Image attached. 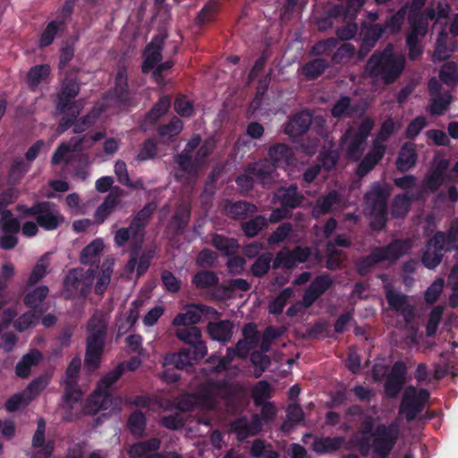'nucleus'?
I'll return each instance as SVG.
<instances>
[{"instance_id":"1","label":"nucleus","mask_w":458,"mask_h":458,"mask_svg":"<svg viewBox=\"0 0 458 458\" xmlns=\"http://www.w3.org/2000/svg\"><path fill=\"white\" fill-rule=\"evenodd\" d=\"M175 336L186 344L176 353L165 357L167 364H174L178 369H183L193 363L200 361L207 355L208 348L202 339L201 330L198 327L177 328Z\"/></svg>"},{"instance_id":"2","label":"nucleus","mask_w":458,"mask_h":458,"mask_svg":"<svg viewBox=\"0 0 458 458\" xmlns=\"http://www.w3.org/2000/svg\"><path fill=\"white\" fill-rule=\"evenodd\" d=\"M404 66V58L395 55L393 46L388 44L383 51H376L369 57L365 70L370 77L380 79L389 85L400 77Z\"/></svg>"},{"instance_id":"3","label":"nucleus","mask_w":458,"mask_h":458,"mask_svg":"<svg viewBox=\"0 0 458 458\" xmlns=\"http://www.w3.org/2000/svg\"><path fill=\"white\" fill-rule=\"evenodd\" d=\"M231 395V386L226 381L208 380L201 384L196 393L182 395L178 401V408L186 412L194 411L200 404L213 409L216 398L227 400Z\"/></svg>"},{"instance_id":"4","label":"nucleus","mask_w":458,"mask_h":458,"mask_svg":"<svg viewBox=\"0 0 458 458\" xmlns=\"http://www.w3.org/2000/svg\"><path fill=\"white\" fill-rule=\"evenodd\" d=\"M411 248L409 239H394L385 246L372 249L371 252L360 257L355 262V269L360 276H366L372 269L384 261L394 263L407 254Z\"/></svg>"},{"instance_id":"5","label":"nucleus","mask_w":458,"mask_h":458,"mask_svg":"<svg viewBox=\"0 0 458 458\" xmlns=\"http://www.w3.org/2000/svg\"><path fill=\"white\" fill-rule=\"evenodd\" d=\"M86 330L88 335L84 364L89 370H95L101 364L107 335V325L103 316L93 314L87 323Z\"/></svg>"},{"instance_id":"6","label":"nucleus","mask_w":458,"mask_h":458,"mask_svg":"<svg viewBox=\"0 0 458 458\" xmlns=\"http://www.w3.org/2000/svg\"><path fill=\"white\" fill-rule=\"evenodd\" d=\"M81 368V360L79 356L73 357L65 370V377L61 382L64 387L62 396L61 408L64 410L63 420L72 421L75 414L74 409L81 404L82 392L78 386L79 374Z\"/></svg>"},{"instance_id":"7","label":"nucleus","mask_w":458,"mask_h":458,"mask_svg":"<svg viewBox=\"0 0 458 458\" xmlns=\"http://www.w3.org/2000/svg\"><path fill=\"white\" fill-rule=\"evenodd\" d=\"M389 196V189L379 182H374L370 190L364 194V203L371 216L369 226L373 231H381L386 225Z\"/></svg>"},{"instance_id":"8","label":"nucleus","mask_w":458,"mask_h":458,"mask_svg":"<svg viewBox=\"0 0 458 458\" xmlns=\"http://www.w3.org/2000/svg\"><path fill=\"white\" fill-rule=\"evenodd\" d=\"M399 435L398 423L377 424L372 432L373 454L377 458H388L398 441Z\"/></svg>"},{"instance_id":"9","label":"nucleus","mask_w":458,"mask_h":458,"mask_svg":"<svg viewBox=\"0 0 458 458\" xmlns=\"http://www.w3.org/2000/svg\"><path fill=\"white\" fill-rule=\"evenodd\" d=\"M95 271L91 268L84 271L82 268L70 269L64 280V295L72 299L79 295L86 297L91 291Z\"/></svg>"},{"instance_id":"10","label":"nucleus","mask_w":458,"mask_h":458,"mask_svg":"<svg viewBox=\"0 0 458 458\" xmlns=\"http://www.w3.org/2000/svg\"><path fill=\"white\" fill-rule=\"evenodd\" d=\"M429 396V392L425 388L418 390L414 386H408L403 392L399 413L403 414L409 422L414 420L424 410Z\"/></svg>"},{"instance_id":"11","label":"nucleus","mask_w":458,"mask_h":458,"mask_svg":"<svg viewBox=\"0 0 458 458\" xmlns=\"http://www.w3.org/2000/svg\"><path fill=\"white\" fill-rule=\"evenodd\" d=\"M445 245H450L445 233L437 231L427 242L421 261L428 269L436 268L443 259Z\"/></svg>"},{"instance_id":"12","label":"nucleus","mask_w":458,"mask_h":458,"mask_svg":"<svg viewBox=\"0 0 458 458\" xmlns=\"http://www.w3.org/2000/svg\"><path fill=\"white\" fill-rule=\"evenodd\" d=\"M218 318L220 313L213 307L200 303H192L184 312L177 314L173 319L175 327H196L201 321L202 317Z\"/></svg>"},{"instance_id":"13","label":"nucleus","mask_w":458,"mask_h":458,"mask_svg":"<svg viewBox=\"0 0 458 458\" xmlns=\"http://www.w3.org/2000/svg\"><path fill=\"white\" fill-rule=\"evenodd\" d=\"M276 169L265 158L246 165L247 173L252 174L256 183L260 184L265 189L272 188L277 182L279 174Z\"/></svg>"},{"instance_id":"14","label":"nucleus","mask_w":458,"mask_h":458,"mask_svg":"<svg viewBox=\"0 0 458 458\" xmlns=\"http://www.w3.org/2000/svg\"><path fill=\"white\" fill-rule=\"evenodd\" d=\"M35 219L37 224L46 231L56 230L64 222V216L56 204L51 201H39Z\"/></svg>"},{"instance_id":"15","label":"nucleus","mask_w":458,"mask_h":458,"mask_svg":"<svg viewBox=\"0 0 458 458\" xmlns=\"http://www.w3.org/2000/svg\"><path fill=\"white\" fill-rule=\"evenodd\" d=\"M333 284L334 280L329 274L324 273L317 276L303 293V307L306 309L311 307Z\"/></svg>"},{"instance_id":"16","label":"nucleus","mask_w":458,"mask_h":458,"mask_svg":"<svg viewBox=\"0 0 458 458\" xmlns=\"http://www.w3.org/2000/svg\"><path fill=\"white\" fill-rule=\"evenodd\" d=\"M117 405V400L112 394H104L98 389L89 396L82 411L86 415H96L100 411L113 410Z\"/></svg>"},{"instance_id":"17","label":"nucleus","mask_w":458,"mask_h":458,"mask_svg":"<svg viewBox=\"0 0 458 458\" xmlns=\"http://www.w3.org/2000/svg\"><path fill=\"white\" fill-rule=\"evenodd\" d=\"M268 160L276 168L285 169L293 165L294 161V153L293 148L285 143H275L267 149Z\"/></svg>"},{"instance_id":"18","label":"nucleus","mask_w":458,"mask_h":458,"mask_svg":"<svg viewBox=\"0 0 458 458\" xmlns=\"http://www.w3.org/2000/svg\"><path fill=\"white\" fill-rule=\"evenodd\" d=\"M80 92V84L75 79H65L57 96L56 110L64 111L69 106H82V100H72Z\"/></svg>"},{"instance_id":"19","label":"nucleus","mask_w":458,"mask_h":458,"mask_svg":"<svg viewBox=\"0 0 458 458\" xmlns=\"http://www.w3.org/2000/svg\"><path fill=\"white\" fill-rule=\"evenodd\" d=\"M115 102L121 105H127L131 100V92L129 89L128 73L125 66L118 68L114 77V87L109 91Z\"/></svg>"},{"instance_id":"20","label":"nucleus","mask_w":458,"mask_h":458,"mask_svg":"<svg viewBox=\"0 0 458 458\" xmlns=\"http://www.w3.org/2000/svg\"><path fill=\"white\" fill-rule=\"evenodd\" d=\"M386 153V146L375 140L373 147L361 159L356 168V174L362 178L371 172L374 167L382 160Z\"/></svg>"},{"instance_id":"21","label":"nucleus","mask_w":458,"mask_h":458,"mask_svg":"<svg viewBox=\"0 0 458 458\" xmlns=\"http://www.w3.org/2000/svg\"><path fill=\"white\" fill-rule=\"evenodd\" d=\"M312 123V115L310 111L302 110L289 120L284 127V133L292 138H297L305 134Z\"/></svg>"},{"instance_id":"22","label":"nucleus","mask_w":458,"mask_h":458,"mask_svg":"<svg viewBox=\"0 0 458 458\" xmlns=\"http://www.w3.org/2000/svg\"><path fill=\"white\" fill-rule=\"evenodd\" d=\"M274 198L282 207L289 210L300 207L304 199L303 195L298 191V187L295 184H291L288 187H279L275 192Z\"/></svg>"},{"instance_id":"23","label":"nucleus","mask_w":458,"mask_h":458,"mask_svg":"<svg viewBox=\"0 0 458 458\" xmlns=\"http://www.w3.org/2000/svg\"><path fill=\"white\" fill-rule=\"evenodd\" d=\"M233 328L234 324L230 319L210 321L207 325V333L212 340L225 344L231 341Z\"/></svg>"},{"instance_id":"24","label":"nucleus","mask_w":458,"mask_h":458,"mask_svg":"<svg viewBox=\"0 0 458 458\" xmlns=\"http://www.w3.org/2000/svg\"><path fill=\"white\" fill-rule=\"evenodd\" d=\"M226 216L233 220H243L257 212V206L246 200H227L224 207Z\"/></svg>"},{"instance_id":"25","label":"nucleus","mask_w":458,"mask_h":458,"mask_svg":"<svg viewBox=\"0 0 458 458\" xmlns=\"http://www.w3.org/2000/svg\"><path fill=\"white\" fill-rule=\"evenodd\" d=\"M232 430L236 434L239 440H244L248 437L256 436L260 431V421L257 415L252 421H249L247 417L242 416L231 424Z\"/></svg>"},{"instance_id":"26","label":"nucleus","mask_w":458,"mask_h":458,"mask_svg":"<svg viewBox=\"0 0 458 458\" xmlns=\"http://www.w3.org/2000/svg\"><path fill=\"white\" fill-rule=\"evenodd\" d=\"M423 198V192L397 194L392 202L391 214L394 218H403L410 211L411 202Z\"/></svg>"},{"instance_id":"27","label":"nucleus","mask_w":458,"mask_h":458,"mask_svg":"<svg viewBox=\"0 0 458 458\" xmlns=\"http://www.w3.org/2000/svg\"><path fill=\"white\" fill-rule=\"evenodd\" d=\"M384 34V28L379 23L371 25L364 33L358 55L360 59L366 56L376 46Z\"/></svg>"},{"instance_id":"28","label":"nucleus","mask_w":458,"mask_h":458,"mask_svg":"<svg viewBox=\"0 0 458 458\" xmlns=\"http://www.w3.org/2000/svg\"><path fill=\"white\" fill-rule=\"evenodd\" d=\"M417 157L414 144L411 142L403 143L396 159L397 170L402 173L410 170L416 165Z\"/></svg>"},{"instance_id":"29","label":"nucleus","mask_w":458,"mask_h":458,"mask_svg":"<svg viewBox=\"0 0 458 458\" xmlns=\"http://www.w3.org/2000/svg\"><path fill=\"white\" fill-rule=\"evenodd\" d=\"M340 202V195L336 191H331L327 194L319 197L312 208V216H319L331 213L333 207Z\"/></svg>"},{"instance_id":"30","label":"nucleus","mask_w":458,"mask_h":458,"mask_svg":"<svg viewBox=\"0 0 458 458\" xmlns=\"http://www.w3.org/2000/svg\"><path fill=\"white\" fill-rule=\"evenodd\" d=\"M345 442L344 437H316L312 444V450L318 454L333 453L340 450Z\"/></svg>"},{"instance_id":"31","label":"nucleus","mask_w":458,"mask_h":458,"mask_svg":"<svg viewBox=\"0 0 458 458\" xmlns=\"http://www.w3.org/2000/svg\"><path fill=\"white\" fill-rule=\"evenodd\" d=\"M51 72L48 64H37L32 66L27 73V84L31 91H35L38 86L47 81Z\"/></svg>"},{"instance_id":"32","label":"nucleus","mask_w":458,"mask_h":458,"mask_svg":"<svg viewBox=\"0 0 458 458\" xmlns=\"http://www.w3.org/2000/svg\"><path fill=\"white\" fill-rule=\"evenodd\" d=\"M31 445L33 448H39L33 453L31 458H49L55 450L54 441L46 442L45 432L35 431Z\"/></svg>"},{"instance_id":"33","label":"nucleus","mask_w":458,"mask_h":458,"mask_svg":"<svg viewBox=\"0 0 458 458\" xmlns=\"http://www.w3.org/2000/svg\"><path fill=\"white\" fill-rule=\"evenodd\" d=\"M104 249L102 239H95L85 246L80 255V262L83 265L95 264L99 262V255Z\"/></svg>"},{"instance_id":"34","label":"nucleus","mask_w":458,"mask_h":458,"mask_svg":"<svg viewBox=\"0 0 458 458\" xmlns=\"http://www.w3.org/2000/svg\"><path fill=\"white\" fill-rule=\"evenodd\" d=\"M81 108L82 106H69L64 111H57L63 114L56 128L58 134H63L72 126L74 127Z\"/></svg>"},{"instance_id":"35","label":"nucleus","mask_w":458,"mask_h":458,"mask_svg":"<svg viewBox=\"0 0 458 458\" xmlns=\"http://www.w3.org/2000/svg\"><path fill=\"white\" fill-rule=\"evenodd\" d=\"M267 226L268 220L262 215H257L241 224V229L248 238L256 237L261 231L267 228Z\"/></svg>"},{"instance_id":"36","label":"nucleus","mask_w":458,"mask_h":458,"mask_svg":"<svg viewBox=\"0 0 458 458\" xmlns=\"http://www.w3.org/2000/svg\"><path fill=\"white\" fill-rule=\"evenodd\" d=\"M191 208L186 204H180L172 216V226L177 234L184 232L191 219Z\"/></svg>"},{"instance_id":"37","label":"nucleus","mask_w":458,"mask_h":458,"mask_svg":"<svg viewBox=\"0 0 458 458\" xmlns=\"http://www.w3.org/2000/svg\"><path fill=\"white\" fill-rule=\"evenodd\" d=\"M192 284L199 290L216 287L219 284V278L216 272L211 270H199L191 278Z\"/></svg>"},{"instance_id":"38","label":"nucleus","mask_w":458,"mask_h":458,"mask_svg":"<svg viewBox=\"0 0 458 458\" xmlns=\"http://www.w3.org/2000/svg\"><path fill=\"white\" fill-rule=\"evenodd\" d=\"M160 445V439L157 437H152L150 439L133 444L129 450V454L131 458H141L148 453L158 450Z\"/></svg>"},{"instance_id":"39","label":"nucleus","mask_w":458,"mask_h":458,"mask_svg":"<svg viewBox=\"0 0 458 458\" xmlns=\"http://www.w3.org/2000/svg\"><path fill=\"white\" fill-rule=\"evenodd\" d=\"M147 419L145 414L140 411H133L127 420V428L131 434L136 437H142L145 433Z\"/></svg>"},{"instance_id":"40","label":"nucleus","mask_w":458,"mask_h":458,"mask_svg":"<svg viewBox=\"0 0 458 458\" xmlns=\"http://www.w3.org/2000/svg\"><path fill=\"white\" fill-rule=\"evenodd\" d=\"M329 63L324 58H315L302 67V74L309 80H316L329 68Z\"/></svg>"},{"instance_id":"41","label":"nucleus","mask_w":458,"mask_h":458,"mask_svg":"<svg viewBox=\"0 0 458 458\" xmlns=\"http://www.w3.org/2000/svg\"><path fill=\"white\" fill-rule=\"evenodd\" d=\"M211 244L216 250L223 251L225 256L233 255L239 248V243L236 239L218 233H215L212 236Z\"/></svg>"},{"instance_id":"42","label":"nucleus","mask_w":458,"mask_h":458,"mask_svg":"<svg viewBox=\"0 0 458 458\" xmlns=\"http://www.w3.org/2000/svg\"><path fill=\"white\" fill-rule=\"evenodd\" d=\"M355 112L356 109L352 106V99L348 96H342L331 108V115L336 119L351 118Z\"/></svg>"},{"instance_id":"43","label":"nucleus","mask_w":458,"mask_h":458,"mask_svg":"<svg viewBox=\"0 0 458 458\" xmlns=\"http://www.w3.org/2000/svg\"><path fill=\"white\" fill-rule=\"evenodd\" d=\"M123 363H119L113 370L109 371L100 378L96 388L104 394H111V386L123 376Z\"/></svg>"},{"instance_id":"44","label":"nucleus","mask_w":458,"mask_h":458,"mask_svg":"<svg viewBox=\"0 0 458 458\" xmlns=\"http://www.w3.org/2000/svg\"><path fill=\"white\" fill-rule=\"evenodd\" d=\"M273 260V254L271 252H264L258 256L254 263L250 267V273L253 276L260 278L266 276L270 267Z\"/></svg>"},{"instance_id":"45","label":"nucleus","mask_w":458,"mask_h":458,"mask_svg":"<svg viewBox=\"0 0 458 458\" xmlns=\"http://www.w3.org/2000/svg\"><path fill=\"white\" fill-rule=\"evenodd\" d=\"M172 103L171 97H161L153 107L147 113L146 119L150 123H155L160 117L166 114Z\"/></svg>"},{"instance_id":"46","label":"nucleus","mask_w":458,"mask_h":458,"mask_svg":"<svg viewBox=\"0 0 458 458\" xmlns=\"http://www.w3.org/2000/svg\"><path fill=\"white\" fill-rule=\"evenodd\" d=\"M407 14V6H402L394 14L388 17L382 28H384V33L388 31L392 34H396L400 31Z\"/></svg>"},{"instance_id":"47","label":"nucleus","mask_w":458,"mask_h":458,"mask_svg":"<svg viewBox=\"0 0 458 458\" xmlns=\"http://www.w3.org/2000/svg\"><path fill=\"white\" fill-rule=\"evenodd\" d=\"M148 49L155 48V50L148 53L145 56V58L142 62V65H141V72L143 73H148L162 60V55H161L162 45H161V43L156 44L154 41H152L150 44L148 45Z\"/></svg>"},{"instance_id":"48","label":"nucleus","mask_w":458,"mask_h":458,"mask_svg":"<svg viewBox=\"0 0 458 458\" xmlns=\"http://www.w3.org/2000/svg\"><path fill=\"white\" fill-rule=\"evenodd\" d=\"M0 230L3 233H18L21 223L9 209H3L0 216Z\"/></svg>"},{"instance_id":"49","label":"nucleus","mask_w":458,"mask_h":458,"mask_svg":"<svg viewBox=\"0 0 458 458\" xmlns=\"http://www.w3.org/2000/svg\"><path fill=\"white\" fill-rule=\"evenodd\" d=\"M48 254L43 255L33 267L32 271L27 280V286H33L40 282L47 274V258Z\"/></svg>"},{"instance_id":"50","label":"nucleus","mask_w":458,"mask_h":458,"mask_svg":"<svg viewBox=\"0 0 458 458\" xmlns=\"http://www.w3.org/2000/svg\"><path fill=\"white\" fill-rule=\"evenodd\" d=\"M49 293V289L47 285L37 286L32 291L27 293L23 298L24 304L36 310V308L46 299Z\"/></svg>"},{"instance_id":"51","label":"nucleus","mask_w":458,"mask_h":458,"mask_svg":"<svg viewBox=\"0 0 458 458\" xmlns=\"http://www.w3.org/2000/svg\"><path fill=\"white\" fill-rule=\"evenodd\" d=\"M293 295V290L291 287L283 289L279 294L269 302L268 311L273 315H279L283 312L289 299Z\"/></svg>"},{"instance_id":"52","label":"nucleus","mask_w":458,"mask_h":458,"mask_svg":"<svg viewBox=\"0 0 458 458\" xmlns=\"http://www.w3.org/2000/svg\"><path fill=\"white\" fill-rule=\"evenodd\" d=\"M42 310L38 311L34 309L32 310L25 312L24 314L20 316L15 321V328L20 332L26 331L30 327L38 324L39 318L42 316Z\"/></svg>"},{"instance_id":"53","label":"nucleus","mask_w":458,"mask_h":458,"mask_svg":"<svg viewBox=\"0 0 458 458\" xmlns=\"http://www.w3.org/2000/svg\"><path fill=\"white\" fill-rule=\"evenodd\" d=\"M251 396L256 405H261L272 396V386L267 380L259 381L252 389Z\"/></svg>"},{"instance_id":"54","label":"nucleus","mask_w":458,"mask_h":458,"mask_svg":"<svg viewBox=\"0 0 458 458\" xmlns=\"http://www.w3.org/2000/svg\"><path fill=\"white\" fill-rule=\"evenodd\" d=\"M219 0L211 1L206 4L197 15V22L203 26L207 22L213 21L219 12Z\"/></svg>"},{"instance_id":"55","label":"nucleus","mask_w":458,"mask_h":458,"mask_svg":"<svg viewBox=\"0 0 458 458\" xmlns=\"http://www.w3.org/2000/svg\"><path fill=\"white\" fill-rule=\"evenodd\" d=\"M77 142H79V140L70 139L68 142H63L61 143L57 148L55 150L52 158L51 163L53 165H57L61 162L64 160V157L72 151L78 150Z\"/></svg>"},{"instance_id":"56","label":"nucleus","mask_w":458,"mask_h":458,"mask_svg":"<svg viewBox=\"0 0 458 458\" xmlns=\"http://www.w3.org/2000/svg\"><path fill=\"white\" fill-rule=\"evenodd\" d=\"M420 36L415 35V32H409L406 36L408 57L411 61L419 60L423 54V47L420 44Z\"/></svg>"},{"instance_id":"57","label":"nucleus","mask_w":458,"mask_h":458,"mask_svg":"<svg viewBox=\"0 0 458 458\" xmlns=\"http://www.w3.org/2000/svg\"><path fill=\"white\" fill-rule=\"evenodd\" d=\"M157 155V144L154 139L148 138L143 141L136 157L140 162L153 159Z\"/></svg>"},{"instance_id":"58","label":"nucleus","mask_w":458,"mask_h":458,"mask_svg":"<svg viewBox=\"0 0 458 458\" xmlns=\"http://www.w3.org/2000/svg\"><path fill=\"white\" fill-rule=\"evenodd\" d=\"M175 162L179 168L184 173H193L199 167V163L196 162V157L192 158L191 153L182 150L175 157Z\"/></svg>"},{"instance_id":"59","label":"nucleus","mask_w":458,"mask_h":458,"mask_svg":"<svg viewBox=\"0 0 458 458\" xmlns=\"http://www.w3.org/2000/svg\"><path fill=\"white\" fill-rule=\"evenodd\" d=\"M447 47V33L445 30L439 32L433 54L434 61H445L450 56Z\"/></svg>"},{"instance_id":"60","label":"nucleus","mask_w":458,"mask_h":458,"mask_svg":"<svg viewBox=\"0 0 458 458\" xmlns=\"http://www.w3.org/2000/svg\"><path fill=\"white\" fill-rule=\"evenodd\" d=\"M61 24H63L62 21H52L47 25L39 38V47H47L53 43Z\"/></svg>"},{"instance_id":"61","label":"nucleus","mask_w":458,"mask_h":458,"mask_svg":"<svg viewBox=\"0 0 458 458\" xmlns=\"http://www.w3.org/2000/svg\"><path fill=\"white\" fill-rule=\"evenodd\" d=\"M356 48L351 43H344L332 55L331 60L335 64H341L344 61L352 58L355 55Z\"/></svg>"},{"instance_id":"62","label":"nucleus","mask_w":458,"mask_h":458,"mask_svg":"<svg viewBox=\"0 0 458 458\" xmlns=\"http://www.w3.org/2000/svg\"><path fill=\"white\" fill-rule=\"evenodd\" d=\"M408 20L411 25V31L415 32V35L423 38L428 32V21L419 13H410Z\"/></svg>"},{"instance_id":"63","label":"nucleus","mask_w":458,"mask_h":458,"mask_svg":"<svg viewBox=\"0 0 458 458\" xmlns=\"http://www.w3.org/2000/svg\"><path fill=\"white\" fill-rule=\"evenodd\" d=\"M457 64L455 62H448L443 65L439 72L440 80L446 85H454L458 82L457 78Z\"/></svg>"},{"instance_id":"64","label":"nucleus","mask_w":458,"mask_h":458,"mask_svg":"<svg viewBox=\"0 0 458 458\" xmlns=\"http://www.w3.org/2000/svg\"><path fill=\"white\" fill-rule=\"evenodd\" d=\"M338 41L335 38H327L318 41L310 50L311 55L320 56L329 55L336 47Z\"/></svg>"}]
</instances>
